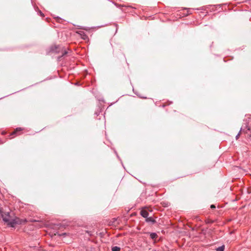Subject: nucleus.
<instances>
[{"label":"nucleus","mask_w":251,"mask_h":251,"mask_svg":"<svg viewBox=\"0 0 251 251\" xmlns=\"http://www.w3.org/2000/svg\"><path fill=\"white\" fill-rule=\"evenodd\" d=\"M242 134H244L248 141H251V116L250 115L247 116L244 119L241 129L236 135V140L238 136Z\"/></svg>","instance_id":"nucleus-1"},{"label":"nucleus","mask_w":251,"mask_h":251,"mask_svg":"<svg viewBox=\"0 0 251 251\" xmlns=\"http://www.w3.org/2000/svg\"><path fill=\"white\" fill-rule=\"evenodd\" d=\"M51 50L56 53H61V56H64L68 53L67 49L61 46H54L51 48Z\"/></svg>","instance_id":"nucleus-2"},{"label":"nucleus","mask_w":251,"mask_h":251,"mask_svg":"<svg viewBox=\"0 0 251 251\" xmlns=\"http://www.w3.org/2000/svg\"><path fill=\"white\" fill-rule=\"evenodd\" d=\"M1 217L5 222L8 223L10 221V216L9 212L3 213L1 214Z\"/></svg>","instance_id":"nucleus-3"},{"label":"nucleus","mask_w":251,"mask_h":251,"mask_svg":"<svg viewBox=\"0 0 251 251\" xmlns=\"http://www.w3.org/2000/svg\"><path fill=\"white\" fill-rule=\"evenodd\" d=\"M140 214L143 217L146 219L149 216V212L145 209H142L140 211Z\"/></svg>","instance_id":"nucleus-4"},{"label":"nucleus","mask_w":251,"mask_h":251,"mask_svg":"<svg viewBox=\"0 0 251 251\" xmlns=\"http://www.w3.org/2000/svg\"><path fill=\"white\" fill-rule=\"evenodd\" d=\"M146 222L147 223H151L152 224L156 223V221L154 219H153L151 217H148L146 219Z\"/></svg>","instance_id":"nucleus-5"},{"label":"nucleus","mask_w":251,"mask_h":251,"mask_svg":"<svg viewBox=\"0 0 251 251\" xmlns=\"http://www.w3.org/2000/svg\"><path fill=\"white\" fill-rule=\"evenodd\" d=\"M7 223V225H8L11 227H14L16 225V224H17V223L15 220H12L11 221L10 220V221Z\"/></svg>","instance_id":"nucleus-6"},{"label":"nucleus","mask_w":251,"mask_h":251,"mask_svg":"<svg viewBox=\"0 0 251 251\" xmlns=\"http://www.w3.org/2000/svg\"><path fill=\"white\" fill-rule=\"evenodd\" d=\"M225 249V246L224 245H223L217 248L215 250L216 251H224Z\"/></svg>","instance_id":"nucleus-7"},{"label":"nucleus","mask_w":251,"mask_h":251,"mask_svg":"<svg viewBox=\"0 0 251 251\" xmlns=\"http://www.w3.org/2000/svg\"><path fill=\"white\" fill-rule=\"evenodd\" d=\"M157 237V235L156 233L152 232L150 234V237L152 239H155Z\"/></svg>","instance_id":"nucleus-8"},{"label":"nucleus","mask_w":251,"mask_h":251,"mask_svg":"<svg viewBox=\"0 0 251 251\" xmlns=\"http://www.w3.org/2000/svg\"><path fill=\"white\" fill-rule=\"evenodd\" d=\"M112 251H120L121 249L120 247L117 246H114L112 248Z\"/></svg>","instance_id":"nucleus-9"},{"label":"nucleus","mask_w":251,"mask_h":251,"mask_svg":"<svg viewBox=\"0 0 251 251\" xmlns=\"http://www.w3.org/2000/svg\"><path fill=\"white\" fill-rule=\"evenodd\" d=\"M3 212V208L1 206V205L0 204V215H1V214H2Z\"/></svg>","instance_id":"nucleus-10"},{"label":"nucleus","mask_w":251,"mask_h":251,"mask_svg":"<svg viewBox=\"0 0 251 251\" xmlns=\"http://www.w3.org/2000/svg\"><path fill=\"white\" fill-rule=\"evenodd\" d=\"M210 207H211V208H216V206H215V205H214V204H212V205H211Z\"/></svg>","instance_id":"nucleus-11"},{"label":"nucleus","mask_w":251,"mask_h":251,"mask_svg":"<svg viewBox=\"0 0 251 251\" xmlns=\"http://www.w3.org/2000/svg\"><path fill=\"white\" fill-rule=\"evenodd\" d=\"M22 130V129L21 128H16V131H21Z\"/></svg>","instance_id":"nucleus-12"},{"label":"nucleus","mask_w":251,"mask_h":251,"mask_svg":"<svg viewBox=\"0 0 251 251\" xmlns=\"http://www.w3.org/2000/svg\"><path fill=\"white\" fill-rule=\"evenodd\" d=\"M238 169V170H241V168L240 167H238L236 166V169Z\"/></svg>","instance_id":"nucleus-13"},{"label":"nucleus","mask_w":251,"mask_h":251,"mask_svg":"<svg viewBox=\"0 0 251 251\" xmlns=\"http://www.w3.org/2000/svg\"><path fill=\"white\" fill-rule=\"evenodd\" d=\"M40 14L41 16H44V14L40 11Z\"/></svg>","instance_id":"nucleus-14"},{"label":"nucleus","mask_w":251,"mask_h":251,"mask_svg":"<svg viewBox=\"0 0 251 251\" xmlns=\"http://www.w3.org/2000/svg\"><path fill=\"white\" fill-rule=\"evenodd\" d=\"M65 234H66L65 233H63L62 234V235H65ZM60 235H61V234Z\"/></svg>","instance_id":"nucleus-15"},{"label":"nucleus","mask_w":251,"mask_h":251,"mask_svg":"<svg viewBox=\"0 0 251 251\" xmlns=\"http://www.w3.org/2000/svg\"><path fill=\"white\" fill-rule=\"evenodd\" d=\"M238 200L237 197L236 196V201H237Z\"/></svg>","instance_id":"nucleus-16"}]
</instances>
